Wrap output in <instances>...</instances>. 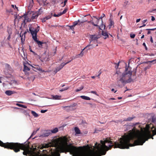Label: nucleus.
I'll use <instances>...</instances> for the list:
<instances>
[{"instance_id":"nucleus-3","label":"nucleus","mask_w":156,"mask_h":156,"mask_svg":"<svg viewBox=\"0 0 156 156\" xmlns=\"http://www.w3.org/2000/svg\"><path fill=\"white\" fill-rule=\"evenodd\" d=\"M29 30L32 35V38L34 41L36 42L39 47L41 48L42 47V44H46V43H43L37 40V34L39 30V27L38 26L37 28L34 30V28L29 27Z\"/></svg>"},{"instance_id":"nucleus-6","label":"nucleus","mask_w":156,"mask_h":156,"mask_svg":"<svg viewBox=\"0 0 156 156\" xmlns=\"http://www.w3.org/2000/svg\"><path fill=\"white\" fill-rule=\"evenodd\" d=\"M75 105H70L69 106H66L63 107L62 108H64V110H65L67 111H73L74 110V109L73 108V107L75 106Z\"/></svg>"},{"instance_id":"nucleus-5","label":"nucleus","mask_w":156,"mask_h":156,"mask_svg":"<svg viewBox=\"0 0 156 156\" xmlns=\"http://www.w3.org/2000/svg\"><path fill=\"white\" fill-rule=\"evenodd\" d=\"M0 145H19V143L13 142L3 143L0 140Z\"/></svg>"},{"instance_id":"nucleus-50","label":"nucleus","mask_w":156,"mask_h":156,"mask_svg":"<svg viewBox=\"0 0 156 156\" xmlns=\"http://www.w3.org/2000/svg\"><path fill=\"white\" fill-rule=\"evenodd\" d=\"M151 20L152 21H154L155 20V18L153 16H151Z\"/></svg>"},{"instance_id":"nucleus-55","label":"nucleus","mask_w":156,"mask_h":156,"mask_svg":"<svg viewBox=\"0 0 156 156\" xmlns=\"http://www.w3.org/2000/svg\"><path fill=\"white\" fill-rule=\"evenodd\" d=\"M140 20V19H137L136 20V22L138 23Z\"/></svg>"},{"instance_id":"nucleus-41","label":"nucleus","mask_w":156,"mask_h":156,"mask_svg":"<svg viewBox=\"0 0 156 156\" xmlns=\"http://www.w3.org/2000/svg\"><path fill=\"white\" fill-rule=\"evenodd\" d=\"M153 62H154L153 64L156 63V59L152 61H149L147 63H152Z\"/></svg>"},{"instance_id":"nucleus-18","label":"nucleus","mask_w":156,"mask_h":156,"mask_svg":"<svg viewBox=\"0 0 156 156\" xmlns=\"http://www.w3.org/2000/svg\"><path fill=\"white\" fill-rule=\"evenodd\" d=\"M37 17V15L35 12L32 14V16L31 17L30 20H33L34 19H36Z\"/></svg>"},{"instance_id":"nucleus-52","label":"nucleus","mask_w":156,"mask_h":156,"mask_svg":"<svg viewBox=\"0 0 156 156\" xmlns=\"http://www.w3.org/2000/svg\"><path fill=\"white\" fill-rule=\"evenodd\" d=\"M67 2V0H65L64 2V3L63 5L62 6L63 7H64L66 3Z\"/></svg>"},{"instance_id":"nucleus-59","label":"nucleus","mask_w":156,"mask_h":156,"mask_svg":"<svg viewBox=\"0 0 156 156\" xmlns=\"http://www.w3.org/2000/svg\"><path fill=\"white\" fill-rule=\"evenodd\" d=\"M10 35H9L8 36V37L7 38V39L9 40L10 39Z\"/></svg>"},{"instance_id":"nucleus-45","label":"nucleus","mask_w":156,"mask_h":156,"mask_svg":"<svg viewBox=\"0 0 156 156\" xmlns=\"http://www.w3.org/2000/svg\"><path fill=\"white\" fill-rule=\"evenodd\" d=\"M67 26L69 27L70 29H71L72 30H73L74 29V27L73 25H72V26L67 25Z\"/></svg>"},{"instance_id":"nucleus-20","label":"nucleus","mask_w":156,"mask_h":156,"mask_svg":"<svg viewBox=\"0 0 156 156\" xmlns=\"http://www.w3.org/2000/svg\"><path fill=\"white\" fill-rule=\"evenodd\" d=\"M70 62V61H69L65 63H62L60 64V66H58V67L61 69L65 65L68 63Z\"/></svg>"},{"instance_id":"nucleus-64","label":"nucleus","mask_w":156,"mask_h":156,"mask_svg":"<svg viewBox=\"0 0 156 156\" xmlns=\"http://www.w3.org/2000/svg\"><path fill=\"white\" fill-rule=\"evenodd\" d=\"M64 91V89H61V90H59V91H60V92H62L63 91Z\"/></svg>"},{"instance_id":"nucleus-39","label":"nucleus","mask_w":156,"mask_h":156,"mask_svg":"<svg viewBox=\"0 0 156 156\" xmlns=\"http://www.w3.org/2000/svg\"><path fill=\"white\" fill-rule=\"evenodd\" d=\"M105 16V15L104 14H103L99 18V20L101 19V22H103L102 18Z\"/></svg>"},{"instance_id":"nucleus-54","label":"nucleus","mask_w":156,"mask_h":156,"mask_svg":"<svg viewBox=\"0 0 156 156\" xmlns=\"http://www.w3.org/2000/svg\"><path fill=\"white\" fill-rule=\"evenodd\" d=\"M146 26V24H144V23H143V25L142 26H141L140 27V28H141V27H144Z\"/></svg>"},{"instance_id":"nucleus-34","label":"nucleus","mask_w":156,"mask_h":156,"mask_svg":"<svg viewBox=\"0 0 156 156\" xmlns=\"http://www.w3.org/2000/svg\"><path fill=\"white\" fill-rule=\"evenodd\" d=\"M152 136L156 135V128H155L154 129L152 130Z\"/></svg>"},{"instance_id":"nucleus-8","label":"nucleus","mask_w":156,"mask_h":156,"mask_svg":"<svg viewBox=\"0 0 156 156\" xmlns=\"http://www.w3.org/2000/svg\"><path fill=\"white\" fill-rule=\"evenodd\" d=\"M29 73H32V74L26 76H27V78L29 80L33 81L35 79V75L33 72H29Z\"/></svg>"},{"instance_id":"nucleus-46","label":"nucleus","mask_w":156,"mask_h":156,"mask_svg":"<svg viewBox=\"0 0 156 156\" xmlns=\"http://www.w3.org/2000/svg\"><path fill=\"white\" fill-rule=\"evenodd\" d=\"M135 35L134 34H130V37L132 38H134L135 37Z\"/></svg>"},{"instance_id":"nucleus-16","label":"nucleus","mask_w":156,"mask_h":156,"mask_svg":"<svg viewBox=\"0 0 156 156\" xmlns=\"http://www.w3.org/2000/svg\"><path fill=\"white\" fill-rule=\"evenodd\" d=\"M14 92L10 90H6L5 92V94L9 96L11 95L12 94H14Z\"/></svg>"},{"instance_id":"nucleus-14","label":"nucleus","mask_w":156,"mask_h":156,"mask_svg":"<svg viewBox=\"0 0 156 156\" xmlns=\"http://www.w3.org/2000/svg\"><path fill=\"white\" fill-rule=\"evenodd\" d=\"M101 35L104 36V38L106 39L108 37V35L107 32L102 30L101 32Z\"/></svg>"},{"instance_id":"nucleus-63","label":"nucleus","mask_w":156,"mask_h":156,"mask_svg":"<svg viewBox=\"0 0 156 156\" xmlns=\"http://www.w3.org/2000/svg\"><path fill=\"white\" fill-rule=\"evenodd\" d=\"M57 14L55 13H54V15H53V16L55 17H57Z\"/></svg>"},{"instance_id":"nucleus-37","label":"nucleus","mask_w":156,"mask_h":156,"mask_svg":"<svg viewBox=\"0 0 156 156\" xmlns=\"http://www.w3.org/2000/svg\"><path fill=\"white\" fill-rule=\"evenodd\" d=\"M60 69H61L58 66V67H57L55 68V69L54 71V72L55 73H56L57 72H58V71H59Z\"/></svg>"},{"instance_id":"nucleus-17","label":"nucleus","mask_w":156,"mask_h":156,"mask_svg":"<svg viewBox=\"0 0 156 156\" xmlns=\"http://www.w3.org/2000/svg\"><path fill=\"white\" fill-rule=\"evenodd\" d=\"M26 33V32H25L22 34V35H20L22 42H23V41H24V38H25V34Z\"/></svg>"},{"instance_id":"nucleus-43","label":"nucleus","mask_w":156,"mask_h":156,"mask_svg":"<svg viewBox=\"0 0 156 156\" xmlns=\"http://www.w3.org/2000/svg\"><path fill=\"white\" fill-rule=\"evenodd\" d=\"M29 50H30V51L31 52H32L34 55L36 54V53L34 51H32V50L31 48V47L30 46H29Z\"/></svg>"},{"instance_id":"nucleus-13","label":"nucleus","mask_w":156,"mask_h":156,"mask_svg":"<svg viewBox=\"0 0 156 156\" xmlns=\"http://www.w3.org/2000/svg\"><path fill=\"white\" fill-rule=\"evenodd\" d=\"M43 8L42 7H41L40 9H39L35 13H36L37 16H38L39 15L41 14L43 12V11L42 10Z\"/></svg>"},{"instance_id":"nucleus-51","label":"nucleus","mask_w":156,"mask_h":156,"mask_svg":"<svg viewBox=\"0 0 156 156\" xmlns=\"http://www.w3.org/2000/svg\"><path fill=\"white\" fill-rule=\"evenodd\" d=\"M150 41L152 43H153V40L152 37V36H151L150 37Z\"/></svg>"},{"instance_id":"nucleus-29","label":"nucleus","mask_w":156,"mask_h":156,"mask_svg":"<svg viewBox=\"0 0 156 156\" xmlns=\"http://www.w3.org/2000/svg\"><path fill=\"white\" fill-rule=\"evenodd\" d=\"M85 49V48L83 49L82 51H81V53L79 54L78 55H78V58L80 56L81 57H82L83 55V51L84 49Z\"/></svg>"},{"instance_id":"nucleus-31","label":"nucleus","mask_w":156,"mask_h":156,"mask_svg":"<svg viewBox=\"0 0 156 156\" xmlns=\"http://www.w3.org/2000/svg\"><path fill=\"white\" fill-rule=\"evenodd\" d=\"M38 130H39V129H38L37 130H36V131H35V130L32 133L30 136V138H31L33 136L35 135L36 134L37 131Z\"/></svg>"},{"instance_id":"nucleus-22","label":"nucleus","mask_w":156,"mask_h":156,"mask_svg":"<svg viewBox=\"0 0 156 156\" xmlns=\"http://www.w3.org/2000/svg\"><path fill=\"white\" fill-rule=\"evenodd\" d=\"M80 97L83 99L86 100H90V98L89 97L85 96H81Z\"/></svg>"},{"instance_id":"nucleus-62","label":"nucleus","mask_w":156,"mask_h":156,"mask_svg":"<svg viewBox=\"0 0 156 156\" xmlns=\"http://www.w3.org/2000/svg\"><path fill=\"white\" fill-rule=\"evenodd\" d=\"M42 22L43 23L44 22H45V20H44L43 19L42 20Z\"/></svg>"},{"instance_id":"nucleus-10","label":"nucleus","mask_w":156,"mask_h":156,"mask_svg":"<svg viewBox=\"0 0 156 156\" xmlns=\"http://www.w3.org/2000/svg\"><path fill=\"white\" fill-rule=\"evenodd\" d=\"M51 134V130H47L44 131L42 135L43 136H48L50 134Z\"/></svg>"},{"instance_id":"nucleus-47","label":"nucleus","mask_w":156,"mask_h":156,"mask_svg":"<svg viewBox=\"0 0 156 156\" xmlns=\"http://www.w3.org/2000/svg\"><path fill=\"white\" fill-rule=\"evenodd\" d=\"M143 45L144 46L145 48V49L146 50H147V47L146 46L145 43H143Z\"/></svg>"},{"instance_id":"nucleus-42","label":"nucleus","mask_w":156,"mask_h":156,"mask_svg":"<svg viewBox=\"0 0 156 156\" xmlns=\"http://www.w3.org/2000/svg\"><path fill=\"white\" fill-rule=\"evenodd\" d=\"M155 29H146V30H148V32H147V34H149L151 33V31H150V30H154Z\"/></svg>"},{"instance_id":"nucleus-49","label":"nucleus","mask_w":156,"mask_h":156,"mask_svg":"<svg viewBox=\"0 0 156 156\" xmlns=\"http://www.w3.org/2000/svg\"><path fill=\"white\" fill-rule=\"evenodd\" d=\"M147 55H149L150 56H154V54H150V53H147Z\"/></svg>"},{"instance_id":"nucleus-35","label":"nucleus","mask_w":156,"mask_h":156,"mask_svg":"<svg viewBox=\"0 0 156 156\" xmlns=\"http://www.w3.org/2000/svg\"><path fill=\"white\" fill-rule=\"evenodd\" d=\"M78 58V55H76V56H73L72 57H71L70 58L71 59L69 61H70V62L72 61V60L75 59L76 58Z\"/></svg>"},{"instance_id":"nucleus-40","label":"nucleus","mask_w":156,"mask_h":156,"mask_svg":"<svg viewBox=\"0 0 156 156\" xmlns=\"http://www.w3.org/2000/svg\"><path fill=\"white\" fill-rule=\"evenodd\" d=\"M90 93L92 94H94L96 95L97 96H98L99 95L97 93V92L96 91H91L90 92Z\"/></svg>"},{"instance_id":"nucleus-57","label":"nucleus","mask_w":156,"mask_h":156,"mask_svg":"<svg viewBox=\"0 0 156 156\" xmlns=\"http://www.w3.org/2000/svg\"><path fill=\"white\" fill-rule=\"evenodd\" d=\"M69 88V87H66V88L63 89H64V90H66L68 89Z\"/></svg>"},{"instance_id":"nucleus-44","label":"nucleus","mask_w":156,"mask_h":156,"mask_svg":"<svg viewBox=\"0 0 156 156\" xmlns=\"http://www.w3.org/2000/svg\"><path fill=\"white\" fill-rule=\"evenodd\" d=\"M93 17L94 18H96V24L98 23V22L99 20V18H98L96 16H94Z\"/></svg>"},{"instance_id":"nucleus-25","label":"nucleus","mask_w":156,"mask_h":156,"mask_svg":"<svg viewBox=\"0 0 156 156\" xmlns=\"http://www.w3.org/2000/svg\"><path fill=\"white\" fill-rule=\"evenodd\" d=\"M88 48V49L87 50H90V49H92L94 48L92 46V44H89L88 45H87V46H86L85 48L86 49Z\"/></svg>"},{"instance_id":"nucleus-1","label":"nucleus","mask_w":156,"mask_h":156,"mask_svg":"<svg viewBox=\"0 0 156 156\" xmlns=\"http://www.w3.org/2000/svg\"><path fill=\"white\" fill-rule=\"evenodd\" d=\"M133 128L127 134H125L119 139V141L115 142L114 144L112 141L106 139L104 141L101 140L100 144L96 143L95 148L97 150L84 148L82 147H76V156H101L105 155L106 151L111 149L113 147L114 148H118L121 149H129V147L136 145H142L150 138L153 139L150 132H144L137 136V139L133 144L130 143L133 141L136 135V132H139L142 129L139 122L133 124Z\"/></svg>"},{"instance_id":"nucleus-12","label":"nucleus","mask_w":156,"mask_h":156,"mask_svg":"<svg viewBox=\"0 0 156 156\" xmlns=\"http://www.w3.org/2000/svg\"><path fill=\"white\" fill-rule=\"evenodd\" d=\"M52 146V144L51 143L44 144L42 145V146L41 148V149H43L44 148H48L51 147Z\"/></svg>"},{"instance_id":"nucleus-33","label":"nucleus","mask_w":156,"mask_h":156,"mask_svg":"<svg viewBox=\"0 0 156 156\" xmlns=\"http://www.w3.org/2000/svg\"><path fill=\"white\" fill-rule=\"evenodd\" d=\"M80 20H78L77 21H75L73 23V26L75 27L76 25L78 24V22H79Z\"/></svg>"},{"instance_id":"nucleus-48","label":"nucleus","mask_w":156,"mask_h":156,"mask_svg":"<svg viewBox=\"0 0 156 156\" xmlns=\"http://www.w3.org/2000/svg\"><path fill=\"white\" fill-rule=\"evenodd\" d=\"M47 111V110H42L41 111V113H44L46 112Z\"/></svg>"},{"instance_id":"nucleus-2","label":"nucleus","mask_w":156,"mask_h":156,"mask_svg":"<svg viewBox=\"0 0 156 156\" xmlns=\"http://www.w3.org/2000/svg\"><path fill=\"white\" fill-rule=\"evenodd\" d=\"M136 71L134 73L133 76H135L134 79L131 78L132 71L130 67L126 66L125 70L123 73H122L119 71H117L114 76L117 77V82L120 81L122 83H130L132 82H133L136 79L135 76Z\"/></svg>"},{"instance_id":"nucleus-4","label":"nucleus","mask_w":156,"mask_h":156,"mask_svg":"<svg viewBox=\"0 0 156 156\" xmlns=\"http://www.w3.org/2000/svg\"><path fill=\"white\" fill-rule=\"evenodd\" d=\"M101 37V35L99 34H95L90 35V43L92 42H93L94 43H97L98 39L100 38Z\"/></svg>"},{"instance_id":"nucleus-36","label":"nucleus","mask_w":156,"mask_h":156,"mask_svg":"<svg viewBox=\"0 0 156 156\" xmlns=\"http://www.w3.org/2000/svg\"><path fill=\"white\" fill-rule=\"evenodd\" d=\"M52 15H53V13H51L50 15H49L45 17V18L46 19H47V20H48L50 19L51 17L52 16Z\"/></svg>"},{"instance_id":"nucleus-28","label":"nucleus","mask_w":156,"mask_h":156,"mask_svg":"<svg viewBox=\"0 0 156 156\" xmlns=\"http://www.w3.org/2000/svg\"><path fill=\"white\" fill-rule=\"evenodd\" d=\"M16 105L20 107H22L24 108H27V107L25 105L18 103L16 104Z\"/></svg>"},{"instance_id":"nucleus-56","label":"nucleus","mask_w":156,"mask_h":156,"mask_svg":"<svg viewBox=\"0 0 156 156\" xmlns=\"http://www.w3.org/2000/svg\"><path fill=\"white\" fill-rule=\"evenodd\" d=\"M62 15L61 14V13H58V14H57L56 16H57V17H59V16H61Z\"/></svg>"},{"instance_id":"nucleus-26","label":"nucleus","mask_w":156,"mask_h":156,"mask_svg":"<svg viewBox=\"0 0 156 156\" xmlns=\"http://www.w3.org/2000/svg\"><path fill=\"white\" fill-rule=\"evenodd\" d=\"M31 112L32 114L35 117H38L39 115L35 112L33 111H32Z\"/></svg>"},{"instance_id":"nucleus-23","label":"nucleus","mask_w":156,"mask_h":156,"mask_svg":"<svg viewBox=\"0 0 156 156\" xmlns=\"http://www.w3.org/2000/svg\"><path fill=\"white\" fill-rule=\"evenodd\" d=\"M135 117H129L127 119H125L124 120V121H130L132 120Z\"/></svg>"},{"instance_id":"nucleus-58","label":"nucleus","mask_w":156,"mask_h":156,"mask_svg":"<svg viewBox=\"0 0 156 156\" xmlns=\"http://www.w3.org/2000/svg\"><path fill=\"white\" fill-rule=\"evenodd\" d=\"M115 99V98H111L109 99V100H114Z\"/></svg>"},{"instance_id":"nucleus-30","label":"nucleus","mask_w":156,"mask_h":156,"mask_svg":"<svg viewBox=\"0 0 156 156\" xmlns=\"http://www.w3.org/2000/svg\"><path fill=\"white\" fill-rule=\"evenodd\" d=\"M83 88V86H81L80 87H79V88H78L76 89V92H78L79 91L81 90H82Z\"/></svg>"},{"instance_id":"nucleus-61","label":"nucleus","mask_w":156,"mask_h":156,"mask_svg":"<svg viewBox=\"0 0 156 156\" xmlns=\"http://www.w3.org/2000/svg\"><path fill=\"white\" fill-rule=\"evenodd\" d=\"M144 37V34H143V35H142V36H141V39L143 38Z\"/></svg>"},{"instance_id":"nucleus-27","label":"nucleus","mask_w":156,"mask_h":156,"mask_svg":"<svg viewBox=\"0 0 156 156\" xmlns=\"http://www.w3.org/2000/svg\"><path fill=\"white\" fill-rule=\"evenodd\" d=\"M5 67L6 69H11V67L10 65L7 63L5 64Z\"/></svg>"},{"instance_id":"nucleus-15","label":"nucleus","mask_w":156,"mask_h":156,"mask_svg":"<svg viewBox=\"0 0 156 156\" xmlns=\"http://www.w3.org/2000/svg\"><path fill=\"white\" fill-rule=\"evenodd\" d=\"M52 97L53 99L55 100H59L62 98V96L61 95H52Z\"/></svg>"},{"instance_id":"nucleus-21","label":"nucleus","mask_w":156,"mask_h":156,"mask_svg":"<svg viewBox=\"0 0 156 156\" xmlns=\"http://www.w3.org/2000/svg\"><path fill=\"white\" fill-rule=\"evenodd\" d=\"M58 131V128H55L54 129L51 130V133H57Z\"/></svg>"},{"instance_id":"nucleus-11","label":"nucleus","mask_w":156,"mask_h":156,"mask_svg":"<svg viewBox=\"0 0 156 156\" xmlns=\"http://www.w3.org/2000/svg\"><path fill=\"white\" fill-rule=\"evenodd\" d=\"M35 67L33 66H32L34 68V69H36L37 70H38L42 73L44 72L45 71L42 70V69H41L39 66L38 65H34Z\"/></svg>"},{"instance_id":"nucleus-38","label":"nucleus","mask_w":156,"mask_h":156,"mask_svg":"<svg viewBox=\"0 0 156 156\" xmlns=\"http://www.w3.org/2000/svg\"><path fill=\"white\" fill-rule=\"evenodd\" d=\"M67 10V9H65L62 12H60L61 14L62 15L65 13L66 12Z\"/></svg>"},{"instance_id":"nucleus-60","label":"nucleus","mask_w":156,"mask_h":156,"mask_svg":"<svg viewBox=\"0 0 156 156\" xmlns=\"http://www.w3.org/2000/svg\"><path fill=\"white\" fill-rule=\"evenodd\" d=\"M147 21V20H144L143 21V23H145Z\"/></svg>"},{"instance_id":"nucleus-53","label":"nucleus","mask_w":156,"mask_h":156,"mask_svg":"<svg viewBox=\"0 0 156 156\" xmlns=\"http://www.w3.org/2000/svg\"><path fill=\"white\" fill-rule=\"evenodd\" d=\"M155 119L154 118H152V122H155Z\"/></svg>"},{"instance_id":"nucleus-32","label":"nucleus","mask_w":156,"mask_h":156,"mask_svg":"<svg viewBox=\"0 0 156 156\" xmlns=\"http://www.w3.org/2000/svg\"><path fill=\"white\" fill-rule=\"evenodd\" d=\"M45 62H47L49 60V55H46L44 59H43Z\"/></svg>"},{"instance_id":"nucleus-9","label":"nucleus","mask_w":156,"mask_h":156,"mask_svg":"<svg viewBox=\"0 0 156 156\" xmlns=\"http://www.w3.org/2000/svg\"><path fill=\"white\" fill-rule=\"evenodd\" d=\"M92 24L95 26L98 27L99 29H100V30H102V28H103L104 30H105V24H103V22L102 23L101 22V25L100 26H98V25L97 24H94V22H92Z\"/></svg>"},{"instance_id":"nucleus-19","label":"nucleus","mask_w":156,"mask_h":156,"mask_svg":"<svg viewBox=\"0 0 156 156\" xmlns=\"http://www.w3.org/2000/svg\"><path fill=\"white\" fill-rule=\"evenodd\" d=\"M74 130L76 134H80L81 133L78 127H75Z\"/></svg>"},{"instance_id":"nucleus-7","label":"nucleus","mask_w":156,"mask_h":156,"mask_svg":"<svg viewBox=\"0 0 156 156\" xmlns=\"http://www.w3.org/2000/svg\"><path fill=\"white\" fill-rule=\"evenodd\" d=\"M30 70V69L25 65H24V68L23 71L24 72L25 75L26 76H28L32 74V73H29V72H27L28 71Z\"/></svg>"},{"instance_id":"nucleus-24","label":"nucleus","mask_w":156,"mask_h":156,"mask_svg":"<svg viewBox=\"0 0 156 156\" xmlns=\"http://www.w3.org/2000/svg\"><path fill=\"white\" fill-rule=\"evenodd\" d=\"M109 20H110V22L109 24V28H110L112 26L114 25V21L111 19H110Z\"/></svg>"}]
</instances>
